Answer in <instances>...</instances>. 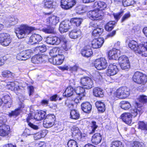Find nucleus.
Returning a JSON list of instances; mask_svg holds the SVG:
<instances>
[{
  "mask_svg": "<svg viewBox=\"0 0 147 147\" xmlns=\"http://www.w3.org/2000/svg\"><path fill=\"white\" fill-rule=\"evenodd\" d=\"M130 94L129 89L126 87H123L118 89L116 92V95L120 98H125Z\"/></svg>",
  "mask_w": 147,
  "mask_h": 147,
  "instance_id": "nucleus-5",
  "label": "nucleus"
},
{
  "mask_svg": "<svg viewBox=\"0 0 147 147\" xmlns=\"http://www.w3.org/2000/svg\"><path fill=\"white\" fill-rule=\"evenodd\" d=\"M139 100L140 102L143 104L146 103L147 102V96L144 95H140L139 98Z\"/></svg>",
  "mask_w": 147,
  "mask_h": 147,
  "instance_id": "nucleus-57",
  "label": "nucleus"
},
{
  "mask_svg": "<svg viewBox=\"0 0 147 147\" xmlns=\"http://www.w3.org/2000/svg\"><path fill=\"white\" fill-rule=\"evenodd\" d=\"M33 30V28L26 24H22L16 28L15 32L18 38L22 39L26 37Z\"/></svg>",
  "mask_w": 147,
  "mask_h": 147,
  "instance_id": "nucleus-2",
  "label": "nucleus"
},
{
  "mask_svg": "<svg viewBox=\"0 0 147 147\" xmlns=\"http://www.w3.org/2000/svg\"><path fill=\"white\" fill-rule=\"evenodd\" d=\"M94 66L98 70L105 69L107 67V65H94Z\"/></svg>",
  "mask_w": 147,
  "mask_h": 147,
  "instance_id": "nucleus-61",
  "label": "nucleus"
},
{
  "mask_svg": "<svg viewBox=\"0 0 147 147\" xmlns=\"http://www.w3.org/2000/svg\"><path fill=\"white\" fill-rule=\"evenodd\" d=\"M45 1L44 6L45 7L48 8H51L54 7V5L53 1L46 0Z\"/></svg>",
  "mask_w": 147,
  "mask_h": 147,
  "instance_id": "nucleus-48",
  "label": "nucleus"
},
{
  "mask_svg": "<svg viewBox=\"0 0 147 147\" xmlns=\"http://www.w3.org/2000/svg\"><path fill=\"white\" fill-rule=\"evenodd\" d=\"M13 74L9 71H4L2 72V76L4 77H9L13 76Z\"/></svg>",
  "mask_w": 147,
  "mask_h": 147,
  "instance_id": "nucleus-52",
  "label": "nucleus"
},
{
  "mask_svg": "<svg viewBox=\"0 0 147 147\" xmlns=\"http://www.w3.org/2000/svg\"><path fill=\"white\" fill-rule=\"evenodd\" d=\"M3 103L6 104V106L10 108L12 103L11 99L10 96L8 95H6L4 96L2 99Z\"/></svg>",
  "mask_w": 147,
  "mask_h": 147,
  "instance_id": "nucleus-32",
  "label": "nucleus"
},
{
  "mask_svg": "<svg viewBox=\"0 0 147 147\" xmlns=\"http://www.w3.org/2000/svg\"><path fill=\"white\" fill-rule=\"evenodd\" d=\"M134 145L133 147H144V144L143 143H140L136 141L134 142Z\"/></svg>",
  "mask_w": 147,
  "mask_h": 147,
  "instance_id": "nucleus-64",
  "label": "nucleus"
},
{
  "mask_svg": "<svg viewBox=\"0 0 147 147\" xmlns=\"http://www.w3.org/2000/svg\"><path fill=\"white\" fill-rule=\"evenodd\" d=\"M70 118L73 119H78L80 116V114L76 110H72L70 112Z\"/></svg>",
  "mask_w": 147,
  "mask_h": 147,
  "instance_id": "nucleus-43",
  "label": "nucleus"
},
{
  "mask_svg": "<svg viewBox=\"0 0 147 147\" xmlns=\"http://www.w3.org/2000/svg\"><path fill=\"white\" fill-rule=\"evenodd\" d=\"M95 105L99 111L103 112L105 111V106L103 102L100 101H97L96 102Z\"/></svg>",
  "mask_w": 147,
  "mask_h": 147,
  "instance_id": "nucleus-33",
  "label": "nucleus"
},
{
  "mask_svg": "<svg viewBox=\"0 0 147 147\" xmlns=\"http://www.w3.org/2000/svg\"><path fill=\"white\" fill-rule=\"evenodd\" d=\"M22 110L20 109H17L13 111H12L10 113H9V116L10 117L14 116H17L20 114Z\"/></svg>",
  "mask_w": 147,
  "mask_h": 147,
  "instance_id": "nucleus-46",
  "label": "nucleus"
},
{
  "mask_svg": "<svg viewBox=\"0 0 147 147\" xmlns=\"http://www.w3.org/2000/svg\"><path fill=\"white\" fill-rule=\"evenodd\" d=\"M68 147H78L77 142L74 140H71L68 142Z\"/></svg>",
  "mask_w": 147,
  "mask_h": 147,
  "instance_id": "nucleus-51",
  "label": "nucleus"
},
{
  "mask_svg": "<svg viewBox=\"0 0 147 147\" xmlns=\"http://www.w3.org/2000/svg\"><path fill=\"white\" fill-rule=\"evenodd\" d=\"M132 80L134 82L138 84H144L147 82L146 75L139 71L134 73Z\"/></svg>",
  "mask_w": 147,
  "mask_h": 147,
  "instance_id": "nucleus-3",
  "label": "nucleus"
},
{
  "mask_svg": "<svg viewBox=\"0 0 147 147\" xmlns=\"http://www.w3.org/2000/svg\"><path fill=\"white\" fill-rule=\"evenodd\" d=\"M81 34V31L76 30H73L69 34L70 37L72 39H76L80 36Z\"/></svg>",
  "mask_w": 147,
  "mask_h": 147,
  "instance_id": "nucleus-31",
  "label": "nucleus"
},
{
  "mask_svg": "<svg viewBox=\"0 0 147 147\" xmlns=\"http://www.w3.org/2000/svg\"><path fill=\"white\" fill-rule=\"evenodd\" d=\"M102 138V136L100 133H96L92 136L91 141L93 144H98L101 142Z\"/></svg>",
  "mask_w": 147,
  "mask_h": 147,
  "instance_id": "nucleus-22",
  "label": "nucleus"
},
{
  "mask_svg": "<svg viewBox=\"0 0 147 147\" xmlns=\"http://www.w3.org/2000/svg\"><path fill=\"white\" fill-rule=\"evenodd\" d=\"M88 16L92 20H97L101 19L104 15L102 10L96 9L88 11L87 13Z\"/></svg>",
  "mask_w": 147,
  "mask_h": 147,
  "instance_id": "nucleus-4",
  "label": "nucleus"
},
{
  "mask_svg": "<svg viewBox=\"0 0 147 147\" xmlns=\"http://www.w3.org/2000/svg\"><path fill=\"white\" fill-rule=\"evenodd\" d=\"M84 89L83 87H78L75 89V92L78 96L83 97L85 95V92Z\"/></svg>",
  "mask_w": 147,
  "mask_h": 147,
  "instance_id": "nucleus-34",
  "label": "nucleus"
},
{
  "mask_svg": "<svg viewBox=\"0 0 147 147\" xmlns=\"http://www.w3.org/2000/svg\"><path fill=\"white\" fill-rule=\"evenodd\" d=\"M45 112H44L40 111L34 115V117H33L37 121H40L45 118Z\"/></svg>",
  "mask_w": 147,
  "mask_h": 147,
  "instance_id": "nucleus-37",
  "label": "nucleus"
},
{
  "mask_svg": "<svg viewBox=\"0 0 147 147\" xmlns=\"http://www.w3.org/2000/svg\"><path fill=\"white\" fill-rule=\"evenodd\" d=\"M59 18L54 15H52L47 19V22L51 25H55L59 22Z\"/></svg>",
  "mask_w": 147,
  "mask_h": 147,
  "instance_id": "nucleus-27",
  "label": "nucleus"
},
{
  "mask_svg": "<svg viewBox=\"0 0 147 147\" xmlns=\"http://www.w3.org/2000/svg\"><path fill=\"white\" fill-rule=\"evenodd\" d=\"M9 22L12 25L16 24L18 22V20L17 18L14 17H11L9 18Z\"/></svg>",
  "mask_w": 147,
  "mask_h": 147,
  "instance_id": "nucleus-58",
  "label": "nucleus"
},
{
  "mask_svg": "<svg viewBox=\"0 0 147 147\" xmlns=\"http://www.w3.org/2000/svg\"><path fill=\"white\" fill-rule=\"evenodd\" d=\"M75 0H61V6L65 9H68L74 6L76 4Z\"/></svg>",
  "mask_w": 147,
  "mask_h": 147,
  "instance_id": "nucleus-11",
  "label": "nucleus"
},
{
  "mask_svg": "<svg viewBox=\"0 0 147 147\" xmlns=\"http://www.w3.org/2000/svg\"><path fill=\"white\" fill-rule=\"evenodd\" d=\"M123 12L124 11H122L119 13H113V15L115 19L118 20L120 18L122 15L123 13Z\"/></svg>",
  "mask_w": 147,
  "mask_h": 147,
  "instance_id": "nucleus-63",
  "label": "nucleus"
},
{
  "mask_svg": "<svg viewBox=\"0 0 147 147\" xmlns=\"http://www.w3.org/2000/svg\"><path fill=\"white\" fill-rule=\"evenodd\" d=\"M128 46L136 54L141 55L142 56L147 57V42H142L138 45L136 42L131 40Z\"/></svg>",
  "mask_w": 147,
  "mask_h": 147,
  "instance_id": "nucleus-1",
  "label": "nucleus"
},
{
  "mask_svg": "<svg viewBox=\"0 0 147 147\" xmlns=\"http://www.w3.org/2000/svg\"><path fill=\"white\" fill-rule=\"evenodd\" d=\"M93 94L96 97L102 98L104 96L103 90L99 88H96L93 90Z\"/></svg>",
  "mask_w": 147,
  "mask_h": 147,
  "instance_id": "nucleus-29",
  "label": "nucleus"
},
{
  "mask_svg": "<svg viewBox=\"0 0 147 147\" xmlns=\"http://www.w3.org/2000/svg\"><path fill=\"white\" fill-rule=\"evenodd\" d=\"M80 83L84 88L87 89H90L93 86V81L89 77L82 78Z\"/></svg>",
  "mask_w": 147,
  "mask_h": 147,
  "instance_id": "nucleus-6",
  "label": "nucleus"
},
{
  "mask_svg": "<svg viewBox=\"0 0 147 147\" xmlns=\"http://www.w3.org/2000/svg\"><path fill=\"white\" fill-rule=\"evenodd\" d=\"M11 42L9 34L6 33L0 34V43L2 46L6 47Z\"/></svg>",
  "mask_w": 147,
  "mask_h": 147,
  "instance_id": "nucleus-8",
  "label": "nucleus"
},
{
  "mask_svg": "<svg viewBox=\"0 0 147 147\" xmlns=\"http://www.w3.org/2000/svg\"><path fill=\"white\" fill-rule=\"evenodd\" d=\"M42 31L46 33L52 34L54 33V28L53 27L48 26L47 28H44L42 29Z\"/></svg>",
  "mask_w": 147,
  "mask_h": 147,
  "instance_id": "nucleus-47",
  "label": "nucleus"
},
{
  "mask_svg": "<svg viewBox=\"0 0 147 147\" xmlns=\"http://www.w3.org/2000/svg\"><path fill=\"white\" fill-rule=\"evenodd\" d=\"M71 24L70 21L69 20L62 22L59 25V31L61 33L67 32L71 28Z\"/></svg>",
  "mask_w": 147,
  "mask_h": 147,
  "instance_id": "nucleus-12",
  "label": "nucleus"
},
{
  "mask_svg": "<svg viewBox=\"0 0 147 147\" xmlns=\"http://www.w3.org/2000/svg\"><path fill=\"white\" fill-rule=\"evenodd\" d=\"M104 42L103 38L95 39L92 41V47L94 49H98L101 47Z\"/></svg>",
  "mask_w": 147,
  "mask_h": 147,
  "instance_id": "nucleus-16",
  "label": "nucleus"
},
{
  "mask_svg": "<svg viewBox=\"0 0 147 147\" xmlns=\"http://www.w3.org/2000/svg\"><path fill=\"white\" fill-rule=\"evenodd\" d=\"M120 106L122 109L126 110L128 109L131 107V105L128 102L126 101H122L121 102Z\"/></svg>",
  "mask_w": 147,
  "mask_h": 147,
  "instance_id": "nucleus-39",
  "label": "nucleus"
},
{
  "mask_svg": "<svg viewBox=\"0 0 147 147\" xmlns=\"http://www.w3.org/2000/svg\"><path fill=\"white\" fill-rule=\"evenodd\" d=\"M76 138H77L79 141L84 142L85 141L87 137L85 134H82L80 133L79 134L76 135Z\"/></svg>",
  "mask_w": 147,
  "mask_h": 147,
  "instance_id": "nucleus-49",
  "label": "nucleus"
},
{
  "mask_svg": "<svg viewBox=\"0 0 147 147\" xmlns=\"http://www.w3.org/2000/svg\"><path fill=\"white\" fill-rule=\"evenodd\" d=\"M72 97L73 98L72 100H74L75 102L78 104V103L80 102L82 97L79 96H75H75H72Z\"/></svg>",
  "mask_w": 147,
  "mask_h": 147,
  "instance_id": "nucleus-59",
  "label": "nucleus"
},
{
  "mask_svg": "<svg viewBox=\"0 0 147 147\" xmlns=\"http://www.w3.org/2000/svg\"><path fill=\"white\" fill-rule=\"evenodd\" d=\"M121 119L126 124H131L132 121L131 115L130 113H125L121 116Z\"/></svg>",
  "mask_w": 147,
  "mask_h": 147,
  "instance_id": "nucleus-20",
  "label": "nucleus"
},
{
  "mask_svg": "<svg viewBox=\"0 0 147 147\" xmlns=\"http://www.w3.org/2000/svg\"><path fill=\"white\" fill-rule=\"evenodd\" d=\"M94 5L95 7H97L98 9H100L101 10L104 9L107 7V5L105 2L101 1L96 2Z\"/></svg>",
  "mask_w": 147,
  "mask_h": 147,
  "instance_id": "nucleus-36",
  "label": "nucleus"
},
{
  "mask_svg": "<svg viewBox=\"0 0 147 147\" xmlns=\"http://www.w3.org/2000/svg\"><path fill=\"white\" fill-rule=\"evenodd\" d=\"M66 42V39L64 35L60 36L59 37H54L53 45H58L61 42Z\"/></svg>",
  "mask_w": 147,
  "mask_h": 147,
  "instance_id": "nucleus-28",
  "label": "nucleus"
},
{
  "mask_svg": "<svg viewBox=\"0 0 147 147\" xmlns=\"http://www.w3.org/2000/svg\"><path fill=\"white\" fill-rule=\"evenodd\" d=\"M9 130V126L3 125L0 126V136H4L8 135Z\"/></svg>",
  "mask_w": 147,
  "mask_h": 147,
  "instance_id": "nucleus-25",
  "label": "nucleus"
},
{
  "mask_svg": "<svg viewBox=\"0 0 147 147\" xmlns=\"http://www.w3.org/2000/svg\"><path fill=\"white\" fill-rule=\"evenodd\" d=\"M118 62L119 64H124L129 63L128 57L124 55L122 56L119 58Z\"/></svg>",
  "mask_w": 147,
  "mask_h": 147,
  "instance_id": "nucleus-38",
  "label": "nucleus"
},
{
  "mask_svg": "<svg viewBox=\"0 0 147 147\" xmlns=\"http://www.w3.org/2000/svg\"><path fill=\"white\" fill-rule=\"evenodd\" d=\"M74 88L71 86L68 87L63 93V95L66 97L73 96H75L74 94Z\"/></svg>",
  "mask_w": 147,
  "mask_h": 147,
  "instance_id": "nucleus-30",
  "label": "nucleus"
},
{
  "mask_svg": "<svg viewBox=\"0 0 147 147\" xmlns=\"http://www.w3.org/2000/svg\"><path fill=\"white\" fill-rule=\"evenodd\" d=\"M111 147H123L122 142L119 141H115L112 143Z\"/></svg>",
  "mask_w": 147,
  "mask_h": 147,
  "instance_id": "nucleus-53",
  "label": "nucleus"
},
{
  "mask_svg": "<svg viewBox=\"0 0 147 147\" xmlns=\"http://www.w3.org/2000/svg\"><path fill=\"white\" fill-rule=\"evenodd\" d=\"M48 57L47 56L42 55H36L32 57L31 59V61L34 64H39L43 62L45 63L46 60L48 61Z\"/></svg>",
  "mask_w": 147,
  "mask_h": 147,
  "instance_id": "nucleus-9",
  "label": "nucleus"
},
{
  "mask_svg": "<svg viewBox=\"0 0 147 147\" xmlns=\"http://www.w3.org/2000/svg\"><path fill=\"white\" fill-rule=\"evenodd\" d=\"M103 29L102 28H97L94 30L92 35L95 37H98L102 33Z\"/></svg>",
  "mask_w": 147,
  "mask_h": 147,
  "instance_id": "nucleus-41",
  "label": "nucleus"
},
{
  "mask_svg": "<svg viewBox=\"0 0 147 147\" xmlns=\"http://www.w3.org/2000/svg\"><path fill=\"white\" fill-rule=\"evenodd\" d=\"M32 53L30 49L23 51L17 55L16 58L19 60H25L30 57Z\"/></svg>",
  "mask_w": 147,
  "mask_h": 147,
  "instance_id": "nucleus-7",
  "label": "nucleus"
},
{
  "mask_svg": "<svg viewBox=\"0 0 147 147\" xmlns=\"http://www.w3.org/2000/svg\"><path fill=\"white\" fill-rule=\"evenodd\" d=\"M46 50V45H42L37 46L34 49V51L38 53H41L45 52Z\"/></svg>",
  "mask_w": 147,
  "mask_h": 147,
  "instance_id": "nucleus-40",
  "label": "nucleus"
},
{
  "mask_svg": "<svg viewBox=\"0 0 147 147\" xmlns=\"http://www.w3.org/2000/svg\"><path fill=\"white\" fill-rule=\"evenodd\" d=\"M108 68L107 74L109 76L116 74L118 71L116 65H109Z\"/></svg>",
  "mask_w": 147,
  "mask_h": 147,
  "instance_id": "nucleus-19",
  "label": "nucleus"
},
{
  "mask_svg": "<svg viewBox=\"0 0 147 147\" xmlns=\"http://www.w3.org/2000/svg\"><path fill=\"white\" fill-rule=\"evenodd\" d=\"M59 51L60 49L59 48H54L50 51L49 54L52 57L55 58L59 53Z\"/></svg>",
  "mask_w": 147,
  "mask_h": 147,
  "instance_id": "nucleus-42",
  "label": "nucleus"
},
{
  "mask_svg": "<svg viewBox=\"0 0 147 147\" xmlns=\"http://www.w3.org/2000/svg\"><path fill=\"white\" fill-rule=\"evenodd\" d=\"M115 22V21H110L105 26V28L107 31L111 30L114 28Z\"/></svg>",
  "mask_w": 147,
  "mask_h": 147,
  "instance_id": "nucleus-45",
  "label": "nucleus"
},
{
  "mask_svg": "<svg viewBox=\"0 0 147 147\" xmlns=\"http://www.w3.org/2000/svg\"><path fill=\"white\" fill-rule=\"evenodd\" d=\"M138 128L142 131L145 135L147 134V122L139 121L138 122Z\"/></svg>",
  "mask_w": 147,
  "mask_h": 147,
  "instance_id": "nucleus-24",
  "label": "nucleus"
},
{
  "mask_svg": "<svg viewBox=\"0 0 147 147\" xmlns=\"http://www.w3.org/2000/svg\"><path fill=\"white\" fill-rule=\"evenodd\" d=\"M42 39V37L39 34H34L32 35L28 41L29 44L33 45L38 43Z\"/></svg>",
  "mask_w": 147,
  "mask_h": 147,
  "instance_id": "nucleus-15",
  "label": "nucleus"
},
{
  "mask_svg": "<svg viewBox=\"0 0 147 147\" xmlns=\"http://www.w3.org/2000/svg\"><path fill=\"white\" fill-rule=\"evenodd\" d=\"M93 62L94 64H107L108 63L105 59L103 57L96 59Z\"/></svg>",
  "mask_w": 147,
  "mask_h": 147,
  "instance_id": "nucleus-44",
  "label": "nucleus"
},
{
  "mask_svg": "<svg viewBox=\"0 0 147 147\" xmlns=\"http://www.w3.org/2000/svg\"><path fill=\"white\" fill-rule=\"evenodd\" d=\"M133 0H123L122 4L124 7L129 6L133 4Z\"/></svg>",
  "mask_w": 147,
  "mask_h": 147,
  "instance_id": "nucleus-55",
  "label": "nucleus"
},
{
  "mask_svg": "<svg viewBox=\"0 0 147 147\" xmlns=\"http://www.w3.org/2000/svg\"><path fill=\"white\" fill-rule=\"evenodd\" d=\"M121 51L119 49L113 48L109 52L108 57L109 60H116L118 59Z\"/></svg>",
  "mask_w": 147,
  "mask_h": 147,
  "instance_id": "nucleus-14",
  "label": "nucleus"
},
{
  "mask_svg": "<svg viewBox=\"0 0 147 147\" xmlns=\"http://www.w3.org/2000/svg\"><path fill=\"white\" fill-rule=\"evenodd\" d=\"M98 127V126L96 125V123L95 121H91L88 127L89 129L88 133L89 134L94 133L95 131H97V129Z\"/></svg>",
  "mask_w": 147,
  "mask_h": 147,
  "instance_id": "nucleus-23",
  "label": "nucleus"
},
{
  "mask_svg": "<svg viewBox=\"0 0 147 147\" xmlns=\"http://www.w3.org/2000/svg\"><path fill=\"white\" fill-rule=\"evenodd\" d=\"M82 110L85 113H89L92 109L91 105L88 102H83L81 105Z\"/></svg>",
  "mask_w": 147,
  "mask_h": 147,
  "instance_id": "nucleus-21",
  "label": "nucleus"
},
{
  "mask_svg": "<svg viewBox=\"0 0 147 147\" xmlns=\"http://www.w3.org/2000/svg\"><path fill=\"white\" fill-rule=\"evenodd\" d=\"M130 16V12H128L127 13L125 14L122 18L121 20V22H123L126 20H127Z\"/></svg>",
  "mask_w": 147,
  "mask_h": 147,
  "instance_id": "nucleus-62",
  "label": "nucleus"
},
{
  "mask_svg": "<svg viewBox=\"0 0 147 147\" xmlns=\"http://www.w3.org/2000/svg\"><path fill=\"white\" fill-rule=\"evenodd\" d=\"M44 119L49 120V121L54 123V121L55 120V116L53 115H49L46 116Z\"/></svg>",
  "mask_w": 147,
  "mask_h": 147,
  "instance_id": "nucleus-54",
  "label": "nucleus"
},
{
  "mask_svg": "<svg viewBox=\"0 0 147 147\" xmlns=\"http://www.w3.org/2000/svg\"><path fill=\"white\" fill-rule=\"evenodd\" d=\"M72 134L76 136L77 134L80 133V130L79 128L76 126H73L71 129Z\"/></svg>",
  "mask_w": 147,
  "mask_h": 147,
  "instance_id": "nucleus-56",
  "label": "nucleus"
},
{
  "mask_svg": "<svg viewBox=\"0 0 147 147\" xmlns=\"http://www.w3.org/2000/svg\"><path fill=\"white\" fill-rule=\"evenodd\" d=\"M43 125L44 127L46 128H50L52 126H54L55 127H56L57 128L55 129V130H57L58 131H61L62 130V129L60 128V125H58V126H57L56 124H54V123H53L52 122L49 121V120L44 119L43 122Z\"/></svg>",
  "mask_w": 147,
  "mask_h": 147,
  "instance_id": "nucleus-18",
  "label": "nucleus"
},
{
  "mask_svg": "<svg viewBox=\"0 0 147 147\" xmlns=\"http://www.w3.org/2000/svg\"><path fill=\"white\" fill-rule=\"evenodd\" d=\"M64 59V55L59 53L55 58L49 59L48 60V62L47 63L49 62L52 64H61L63 62Z\"/></svg>",
  "mask_w": 147,
  "mask_h": 147,
  "instance_id": "nucleus-10",
  "label": "nucleus"
},
{
  "mask_svg": "<svg viewBox=\"0 0 147 147\" xmlns=\"http://www.w3.org/2000/svg\"><path fill=\"white\" fill-rule=\"evenodd\" d=\"M143 108L144 107L141 105L139 103H137L134 108L131 110L130 114L131 117H135L137 115L138 113H139V114L141 115L143 112Z\"/></svg>",
  "mask_w": 147,
  "mask_h": 147,
  "instance_id": "nucleus-13",
  "label": "nucleus"
},
{
  "mask_svg": "<svg viewBox=\"0 0 147 147\" xmlns=\"http://www.w3.org/2000/svg\"><path fill=\"white\" fill-rule=\"evenodd\" d=\"M82 21V19L78 18H71L70 21L71 24L76 25L77 26H79Z\"/></svg>",
  "mask_w": 147,
  "mask_h": 147,
  "instance_id": "nucleus-35",
  "label": "nucleus"
},
{
  "mask_svg": "<svg viewBox=\"0 0 147 147\" xmlns=\"http://www.w3.org/2000/svg\"><path fill=\"white\" fill-rule=\"evenodd\" d=\"M76 13L79 14L83 13L86 11L85 8L82 5H79L76 7Z\"/></svg>",
  "mask_w": 147,
  "mask_h": 147,
  "instance_id": "nucleus-50",
  "label": "nucleus"
},
{
  "mask_svg": "<svg viewBox=\"0 0 147 147\" xmlns=\"http://www.w3.org/2000/svg\"><path fill=\"white\" fill-rule=\"evenodd\" d=\"M54 37H47L46 40V42L49 44L53 45Z\"/></svg>",
  "mask_w": 147,
  "mask_h": 147,
  "instance_id": "nucleus-60",
  "label": "nucleus"
},
{
  "mask_svg": "<svg viewBox=\"0 0 147 147\" xmlns=\"http://www.w3.org/2000/svg\"><path fill=\"white\" fill-rule=\"evenodd\" d=\"M81 53L82 55L87 57H90L92 54L91 47L89 45L85 46L82 50Z\"/></svg>",
  "mask_w": 147,
  "mask_h": 147,
  "instance_id": "nucleus-17",
  "label": "nucleus"
},
{
  "mask_svg": "<svg viewBox=\"0 0 147 147\" xmlns=\"http://www.w3.org/2000/svg\"><path fill=\"white\" fill-rule=\"evenodd\" d=\"M34 114L33 113L30 114H28V116L27 117V121L28 123V124L32 128L35 129L37 130L38 129V126L36 125H34L30 122V121L32 119H34V118L32 117H34Z\"/></svg>",
  "mask_w": 147,
  "mask_h": 147,
  "instance_id": "nucleus-26",
  "label": "nucleus"
}]
</instances>
